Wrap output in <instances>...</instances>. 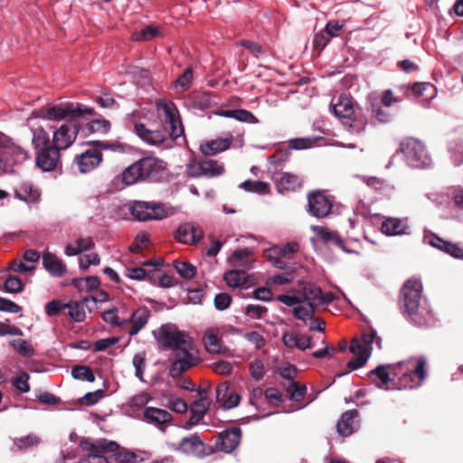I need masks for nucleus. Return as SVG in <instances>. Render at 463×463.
Wrapping results in <instances>:
<instances>
[{"mask_svg": "<svg viewBox=\"0 0 463 463\" xmlns=\"http://www.w3.org/2000/svg\"><path fill=\"white\" fill-rule=\"evenodd\" d=\"M155 336L161 346L172 351V364L169 368L172 378H179L182 373L200 363L199 351L193 338L175 326H161Z\"/></svg>", "mask_w": 463, "mask_h": 463, "instance_id": "obj_1", "label": "nucleus"}, {"mask_svg": "<svg viewBox=\"0 0 463 463\" xmlns=\"http://www.w3.org/2000/svg\"><path fill=\"white\" fill-rule=\"evenodd\" d=\"M426 361L423 358L399 363L397 365H379L370 377L379 388L388 390L389 382L399 380V388L412 389L420 386L426 377Z\"/></svg>", "mask_w": 463, "mask_h": 463, "instance_id": "obj_2", "label": "nucleus"}, {"mask_svg": "<svg viewBox=\"0 0 463 463\" xmlns=\"http://www.w3.org/2000/svg\"><path fill=\"white\" fill-rule=\"evenodd\" d=\"M157 110L166 125L162 129H150L144 124H135L134 126L135 133L149 146L163 144L168 136L175 140L184 133L178 110L173 102L159 101Z\"/></svg>", "mask_w": 463, "mask_h": 463, "instance_id": "obj_3", "label": "nucleus"}, {"mask_svg": "<svg viewBox=\"0 0 463 463\" xmlns=\"http://www.w3.org/2000/svg\"><path fill=\"white\" fill-rule=\"evenodd\" d=\"M422 284L420 279L407 280L402 288V307L408 319L418 326H430L434 321L430 306L421 297Z\"/></svg>", "mask_w": 463, "mask_h": 463, "instance_id": "obj_4", "label": "nucleus"}, {"mask_svg": "<svg viewBox=\"0 0 463 463\" xmlns=\"http://www.w3.org/2000/svg\"><path fill=\"white\" fill-rule=\"evenodd\" d=\"M80 447L85 452L80 463H109L105 453L115 452L118 449V444L105 439L96 441L83 439L80 441Z\"/></svg>", "mask_w": 463, "mask_h": 463, "instance_id": "obj_5", "label": "nucleus"}, {"mask_svg": "<svg viewBox=\"0 0 463 463\" xmlns=\"http://www.w3.org/2000/svg\"><path fill=\"white\" fill-rule=\"evenodd\" d=\"M175 207L165 204L137 201L130 206L131 214L138 221L162 220L175 213Z\"/></svg>", "mask_w": 463, "mask_h": 463, "instance_id": "obj_6", "label": "nucleus"}, {"mask_svg": "<svg viewBox=\"0 0 463 463\" xmlns=\"http://www.w3.org/2000/svg\"><path fill=\"white\" fill-rule=\"evenodd\" d=\"M407 164L415 168H425L431 165V157L425 145L413 137L405 138L400 145Z\"/></svg>", "mask_w": 463, "mask_h": 463, "instance_id": "obj_7", "label": "nucleus"}, {"mask_svg": "<svg viewBox=\"0 0 463 463\" xmlns=\"http://www.w3.org/2000/svg\"><path fill=\"white\" fill-rule=\"evenodd\" d=\"M80 131V125L76 119L67 120L53 129L52 145L59 150H66L75 142Z\"/></svg>", "mask_w": 463, "mask_h": 463, "instance_id": "obj_8", "label": "nucleus"}, {"mask_svg": "<svg viewBox=\"0 0 463 463\" xmlns=\"http://www.w3.org/2000/svg\"><path fill=\"white\" fill-rule=\"evenodd\" d=\"M93 109L88 107L73 104H66L65 106H52L43 111V118L49 120H61L68 116H71L74 119L85 115H92Z\"/></svg>", "mask_w": 463, "mask_h": 463, "instance_id": "obj_9", "label": "nucleus"}, {"mask_svg": "<svg viewBox=\"0 0 463 463\" xmlns=\"http://www.w3.org/2000/svg\"><path fill=\"white\" fill-rule=\"evenodd\" d=\"M166 446L172 451L185 455L201 456L204 451V443L197 434L183 437L178 442L166 441Z\"/></svg>", "mask_w": 463, "mask_h": 463, "instance_id": "obj_10", "label": "nucleus"}, {"mask_svg": "<svg viewBox=\"0 0 463 463\" xmlns=\"http://www.w3.org/2000/svg\"><path fill=\"white\" fill-rule=\"evenodd\" d=\"M103 156L99 149L89 148L74 158V164L81 174H87L96 169L102 162Z\"/></svg>", "mask_w": 463, "mask_h": 463, "instance_id": "obj_11", "label": "nucleus"}, {"mask_svg": "<svg viewBox=\"0 0 463 463\" xmlns=\"http://www.w3.org/2000/svg\"><path fill=\"white\" fill-rule=\"evenodd\" d=\"M61 150L54 146H45L36 152V165L43 171L49 172L56 168L60 163Z\"/></svg>", "mask_w": 463, "mask_h": 463, "instance_id": "obj_12", "label": "nucleus"}, {"mask_svg": "<svg viewBox=\"0 0 463 463\" xmlns=\"http://www.w3.org/2000/svg\"><path fill=\"white\" fill-rule=\"evenodd\" d=\"M332 209V201L321 192L313 193L308 196V211L317 218H323L329 214Z\"/></svg>", "mask_w": 463, "mask_h": 463, "instance_id": "obj_13", "label": "nucleus"}, {"mask_svg": "<svg viewBox=\"0 0 463 463\" xmlns=\"http://www.w3.org/2000/svg\"><path fill=\"white\" fill-rule=\"evenodd\" d=\"M143 420L148 424L159 427L165 432V428L162 426L171 423L173 415L166 410L149 406L143 411Z\"/></svg>", "mask_w": 463, "mask_h": 463, "instance_id": "obj_14", "label": "nucleus"}, {"mask_svg": "<svg viewBox=\"0 0 463 463\" xmlns=\"http://www.w3.org/2000/svg\"><path fill=\"white\" fill-rule=\"evenodd\" d=\"M241 430L240 428H232L225 430L219 435V439L216 442V448L220 451L231 453L233 451L241 442Z\"/></svg>", "mask_w": 463, "mask_h": 463, "instance_id": "obj_15", "label": "nucleus"}, {"mask_svg": "<svg viewBox=\"0 0 463 463\" xmlns=\"http://www.w3.org/2000/svg\"><path fill=\"white\" fill-rule=\"evenodd\" d=\"M424 242L437 248L456 259H463V249L456 244L446 241L433 233L424 234Z\"/></svg>", "mask_w": 463, "mask_h": 463, "instance_id": "obj_16", "label": "nucleus"}, {"mask_svg": "<svg viewBox=\"0 0 463 463\" xmlns=\"http://www.w3.org/2000/svg\"><path fill=\"white\" fill-rule=\"evenodd\" d=\"M203 237V230L193 222H186L179 226L175 232L178 241L185 244L198 242Z\"/></svg>", "mask_w": 463, "mask_h": 463, "instance_id": "obj_17", "label": "nucleus"}, {"mask_svg": "<svg viewBox=\"0 0 463 463\" xmlns=\"http://www.w3.org/2000/svg\"><path fill=\"white\" fill-rule=\"evenodd\" d=\"M223 172L222 164L214 160H203L198 165L190 166V175L194 177L200 175L213 177L221 175Z\"/></svg>", "mask_w": 463, "mask_h": 463, "instance_id": "obj_18", "label": "nucleus"}, {"mask_svg": "<svg viewBox=\"0 0 463 463\" xmlns=\"http://www.w3.org/2000/svg\"><path fill=\"white\" fill-rule=\"evenodd\" d=\"M381 231L387 236H400L410 233V226L406 219L389 217L383 221Z\"/></svg>", "mask_w": 463, "mask_h": 463, "instance_id": "obj_19", "label": "nucleus"}, {"mask_svg": "<svg viewBox=\"0 0 463 463\" xmlns=\"http://www.w3.org/2000/svg\"><path fill=\"white\" fill-rule=\"evenodd\" d=\"M150 316V311L146 307H140L131 312L128 319V334L136 335L146 324Z\"/></svg>", "mask_w": 463, "mask_h": 463, "instance_id": "obj_20", "label": "nucleus"}, {"mask_svg": "<svg viewBox=\"0 0 463 463\" xmlns=\"http://www.w3.org/2000/svg\"><path fill=\"white\" fill-rule=\"evenodd\" d=\"M203 343L206 351L210 354L223 352L222 341L220 338V329L218 327L207 328L203 337Z\"/></svg>", "mask_w": 463, "mask_h": 463, "instance_id": "obj_21", "label": "nucleus"}, {"mask_svg": "<svg viewBox=\"0 0 463 463\" xmlns=\"http://www.w3.org/2000/svg\"><path fill=\"white\" fill-rule=\"evenodd\" d=\"M332 110L342 121L351 120L355 113L352 99L345 95L339 96L337 102L332 105Z\"/></svg>", "mask_w": 463, "mask_h": 463, "instance_id": "obj_22", "label": "nucleus"}, {"mask_svg": "<svg viewBox=\"0 0 463 463\" xmlns=\"http://www.w3.org/2000/svg\"><path fill=\"white\" fill-rule=\"evenodd\" d=\"M356 417L357 411L355 410L347 411L341 415L336 424V430L339 435L342 437H349L355 431L356 425L354 419Z\"/></svg>", "mask_w": 463, "mask_h": 463, "instance_id": "obj_23", "label": "nucleus"}, {"mask_svg": "<svg viewBox=\"0 0 463 463\" xmlns=\"http://www.w3.org/2000/svg\"><path fill=\"white\" fill-rule=\"evenodd\" d=\"M209 402L204 398L195 401L191 406V416L184 429L190 430L192 427L197 425L206 414Z\"/></svg>", "mask_w": 463, "mask_h": 463, "instance_id": "obj_24", "label": "nucleus"}, {"mask_svg": "<svg viewBox=\"0 0 463 463\" xmlns=\"http://www.w3.org/2000/svg\"><path fill=\"white\" fill-rule=\"evenodd\" d=\"M43 265L44 269L53 277H61L66 271L65 265L53 253L46 252L43 255Z\"/></svg>", "mask_w": 463, "mask_h": 463, "instance_id": "obj_25", "label": "nucleus"}, {"mask_svg": "<svg viewBox=\"0 0 463 463\" xmlns=\"http://www.w3.org/2000/svg\"><path fill=\"white\" fill-rule=\"evenodd\" d=\"M88 299L83 298L80 301L71 302L64 305L69 308V315L75 322H82L86 317V309L91 310L92 307L89 305Z\"/></svg>", "mask_w": 463, "mask_h": 463, "instance_id": "obj_26", "label": "nucleus"}, {"mask_svg": "<svg viewBox=\"0 0 463 463\" xmlns=\"http://www.w3.org/2000/svg\"><path fill=\"white\" fill-rule=\"evenodd\" d=\"M232 136L225 138H218L212 140L201 146V151L205 156H213L227 150L232 143Z\"/></svg>", "mask_w": 463, "mask_h": 463, "instance_id": "obj_27", "label": "nucleus"}, {"mask_svg": "<svg viewBox=\"0 0 463 463\" xmlns=\"http://www.w3.org/2000/svg\"><path fill=\"white\" fill-rule=\"evenodd\" d=\"M343 125L350 134L360 135L366 128L367 118L361 111L355 112L351 120L343 121Z\"/></svg>", "mask_w": 463, "mask_h": 463, "instance_id": "obj_28", "label": "nucleus"}, {"mask_svg": "<svg viewBox=\"0 0 463 463\" xmlns=\"http://www.w3.org/2000/svg\"><path fill=\"white\" fill-rule=\"evenodd\" d=\"M15 195L22 201L35 203L39 200L41 193L31 183H23L16 188Z\"/></svg>", "mask_w": 463, "mask_h": 463, "instance_id": "obj_29", "label": "nucleus"}, {"mask_svg": "<svg viewBox=\"0 0 463 463\" xmlns=\"http://www.w3.org/2000/svg\"><path fill=\"white\" fill-rule=\"evenodd\" d=\"M93 246L94 242L90 237L78 238L74 242L65 247L64 253L69 257H72L90 250Z\"/></svg>", "mask_w": 463, "mask_h": 463, "instance_id": "obj_30", "label": "nucleus"}, {"mask_svg": "<svg viewBox=\"0 0 463 463\" xmlns=\"http://www.w3.org/2000/svg\"><path fill=\"white\" fill-rule=\"evenodd\" d=\"M250 255V250L248 249L236 250L228 259V262L231 266L240 268L242 270L250 269L251 268L249 260Z\"/></svg>", "mask_w": 463, "mask_h": 463, "instance_id": "obj_31", "label": "nucleus"}, {"mask_svg": "<svg viewBox=\"0 0 463 463\" xmlns=\"http://www.w3.org/2000/svg\"><path fill=\"white\" fill-rule=\"evenodd\" d=\"M228 387L225 385H220L216 388V398L219 401H222V407L226 410L236 407L240 401L241 395L236 392H232L225 398Z\"/></svg>", "mask_w": 463, "mask_h": 463, "instance_id": "obj_32", "label": "nucleus"}, {"mask_svg": "<svg viewBox=\"0 0 463 463\" xmlns=\"http://www.w3.org/2000/svg\"><path fill=\"white\" fill-rule=\"evenodd\" d=\"M122 309H108L103 312L102 317L106 323L120 328H127L128 326V319L126 316L121 315Z\"/></svg>", "mask_w": 463, "mask_h": 463, "instance_id": "obj_33", "label": "nucleus"}, {"mask_svg": "<svg viewBox=\"0 0 463 463\" xmlns=\"http://www.w3.org/2000/svg\"><path fill=\"white\" fill-rule=\"evenodd\" d=\"M301 299L316 307L321 305L322 290L316 285H307L302 290Z\"/></svg>", "mask_w": 463, "mask_h": 463, "instance_id": "obj_34", "label": "nucleus"}, {"mask_svg": "<svg viewBox=\"0 0 463 463\" xmlns=\"http://www.w3.org/2000/svg\"><path fill=\"white\" fill-rule=\"evenodd\" d=\"M189 102L194 109L203 111L212 106L213 100L208 92H195L191 95Z\"/></svg>", "mask_w": 463, "mask_h": 463, "instance_id": "obj_35", "label": "nucleus"}, {"mask_svg": "<svg viewBox=\"0 0 463 463\" xmlns=\"http://www.w3.org/2000/svg\"><path fill=\"white\" fill-rule=\"evenodd\" d=\"M313 232L325 242L333 243L337 246L342 245V240L339 235L323 226H312Z\"/></svg>", "mask_w": 463, "mask_h": 463, "instance_id": "obj_36", "label": "nucleus"}, {"mask_svg": "<svg viewBox=\"0 0 463 463\" xmlns=\"http://www.w3.org/2000/svg\"><path fill=\"white\" fill-rule=\"evenodd\" d=\"M136 163L139 168L142 179L151 176L158 167V161L155 157H145Z\"/></svg>", "mask_w": 463, "mask_h": 463, "instance_id": "obj_37", "label": "nucleus"}, {"mask_svg": "<svg viewBox=\"0 0 463 463\" xmlns=\"http://www.w3.org/2000/svg\"><path fill=\"white\" fill-rule=\"evenodd\" d=\"M321 137H297L288 140V147L296 150L311 148L321 140Z\"/></svg>", "mask_w": 463, "mask_h": 463, "instance_id": "obj_38", "label": "nucleus"}, {"mask_svg": "<svg viewBox=\"0 0 463 463\" xmlns=\"http://www.w3.org/2000/svg\"><path fill=\"white\" fill-rule=\"evenodd\" d=\"M32 142L36 152L40 149H43L45 146H52V143H50L49 134L43 128H36L33 130Z\"/></svg>", "mask_w": 463, "mask_h": 463, "instance_id": "obj_39", "label": "nucleus"}, {"mask_svg": "<svg viewBox=\"0 0 463 463\" xmlns=\"http://www.w3.org/2000/svg\"><path fill=\"white\" fill-rule=\"evenodd\" d=\"M110 128V122L105 118L93 119L85 126L86 131L90 134H107Z\"/></svg>", "mask_w": 463, "mask_h": 463, "instance_id": "obj_40", "label": "nucleus"}, {"mask_svg": "<svg viewBox=\"0 0 463 463\" xmlns=\"http://www.w3.org/2000/svg\"><path fill=\"white\" fill-rule=\"evenodd\" d=\"M314 312H315V307H313V306H311V304L306 303L302 300L293 309L294 317L302 321H307V320L312 319L314 317Z\"/></svg>", "mask_w": 463, "mask_h": 463, "instance_id": "obj_41", "label": "nucleus"}, {"mask_svg": "<svg viewBox=\"0 0 463 463\" xmlns=\"http://www.w3.org/2000/svg\"><path fill=\"white\" fill-rule=\"evenodd\" d=\"M300 184L301 182L298 176L289 173H284L279 181V190L293 191L299 187Z\"/></svg>", "mask_w": 463, "mask_h": 463, "instance_id": "obj_42", "label": "nucleus"}, {"mask_svg": "<svg viewBox=\"0 0 463 463\" xmlns=\"http://www.w3.org/2000/svg\"><path fill=\"white\" fill-rule=\"evenodd\" d=\"M41 439L35 434H29L25 437L14 439V445L18 450H24L36 447L40 444Z\"/></svg>", "mask_w": 463, "mask_h": 463, "instance_id": "obj_43", "label": "nucleus"}, {"mask_svg": "<svg viewBox=\"0 0 463 463\" xmlns=\"http://www.w3.org/2000/svg\"><path fill=\"white\" fill-rule=\"evenodd\" d=\"M10 345L22 356L31 357L34 354L33 345L26 340L14 339L10 342Z\"/></svg>", "mask_w": 463, "mask_h": 463, "instance_id": "obj_44", "label": "nucleus"}, {"mask_svg": "<svg viewBox=\"0 0 463 463\" xmlns=\"http://www.w3.org/2000/svg\"><path fill=\"white\" fill-rule=\"evenodd\" d=\"M223 279L231 288L244 287L245 279L242 273L238 270L232 269L224 273Z\"/></svg>", "mask_w": 463, "mask_h": 463, "instance_id": "obj_45", "label": "nucleus"}, {"mask_svg": "<svg viewBox=\"0 0 463 463\" xmlns=\"http://www.w3.org/2000/svg\"><path fill=\"white\" fill-rule=\"evenodd\" d=\"M141 179L142 176L137 163L127 167L122 173V181L128 185L134 184Z\"/></svg>", "mask_w": 463, "mask_h": 463, "instance_id": "obj_46", "label": "nucleus"}, {"mask_svg": "<svg viewBox=\"0 0 463 463\" xmlns=\"http://www.w3.org/2000/svg\"><path fill=\"white\" fill-rule=\"evenodd\" d=\"M98 146V149L101 150H110L116 153H126L129 150L130 146L125 143H121L118 140L116 141H99L96 143Z\"/></svg>", "mask_w": 463, "mask_h": 463, "instance_id": "obj_47", "label": "nucleus"}, {"mask_svg": "<svg viewBox=\"0 0 463 463\" xmlns=\"http://www.w3.org/2000/svg\"><path fill=\"white\" fill-rule=\"evenodd\" d=\"M427 198L435 205L446 207L450 203V194L447 191H436L427 194Z\"/></svg>", "mask_w": 463, "mask_h": 463, "instance_id": "obj_48", "label": "nucleus"}, {"mask_svg": "<svg viewBox=\"0 0 463 463\" xmlns=\"http://www.w3.org/2000/svg\"><path fill=\"white\" fill-rule=\"evenodd\" d=\"M71 375L76 380L87 381L92 383L95 381V375L90 367L84 365L74 366L71 370Z\"/></svg>", "mask_w": 463, "mask_h": 463, "instance_id": "obj_49", "label": "nucleus"}, {"mask_svg": "<svg viewBox=\"0 0 463 463\" xmlns=\"http://www.w3.org/2000/svg\"><path fill=\"white\" fill-rule=\"evenodd\" d=\"M166 407L176 413H184L188 410L186 402L174 394L167 397Z\"/></svg>", "mask_w": 463, "mask_h": 463, "instance_id": "obj_50", "label": "nucleus"}, {"mask_svg": "<svg viewBox=\"0 0 463 463\" xmlns=\"http://www.w3.org/2000/svg\"><path fill=\"white\" fill-rule=\"evenodd\" d=\"M174 267L177 273L184 279H189L195 276L196 268L188 262L175 261Z\"/></svg>", "mask_w": 463, "mask_h": 463, "instance_id": "obj_51", "label": "nucleus"}, {"mask_svg": "<svg viewBox=\"0 0 463 463\" xmlns=\"http://www.w3.org/2000/svg\"><path fill=\"white\" fill-rule=\"evenodd\" d=\"M132 364L135 368V376L144 382V372L146 368V354L137 353L133 356Z\"/></svg>", "mask_w": 463, "mask_h": 463, "instance_id": "obj_52", "label": "nucleus"}, {"mask_svg": "<svg viewBox=\"0 0 463 463\" xmlns=\"http://www.w3.org/2000/svg\"><path fill=\"white\" fill-rule=\"evenodd\" d=\"M158 35H160L159 27L148 25L143 28L140 32L135 33L132 37L135 41H147Z\"/></svg>", "mask_w": 463, "mask_h": 463, "instance_id": "obj_53", "label": "nucleus"}, {"mask_svg": "<svg viewBox=\"0 0 463 463\" xmlns=\"http://www.w3.org/2000/svg\"><path fill=\"white\" fill-rule=\"evenodd\" d=\"M114 453L115 458L118 461L123 462V463H132V462H138L143 461L144 458H139L135 452L126 449L119 450V448L118 450H116Z\"/></svg>", "mask_w": 463, "mask_h": 463, "instance_id": "obj_54", "label": "nucleus"}, {"mask_svg": "<svg viewBox=\"0 0 463 463\" xmlns=\"http://www.w3.org/2000/svg\"><path fill=\"white\" fill-rule=\"evenodd\" d=\"M250 377L255 381H260L265 375L264 363L260 359H254L249 364Z\"/></svg>", "mask_w": 463, "mask_h": 463, "instance_id": "obj_55", "label": "nucleus"}, {"mask_svg": "<svg viewBox=\"0 0 463 463\" xmlns=\"http://www.w3.org/2000/svg\"><path fill=\"white\" fill-rule=\"evenodd\" d=\"M194 74L192 69H186L185 71L175 80V88L180 92L186 90L192 85Z\"/></svg>", "mask_w": 463, "mask_h": 463, "instance_id": "obj_56", "label": "nucleus"}, {"mask_svg": "<svg viewBox=\"0 0 463 463\" xmlns=\"http://www.w3.org/2000/svg\"><path fill=\"white\" fill-rule=\"evenodd\" d=\"M288 392L290 394V399L295 402H298L302 400L307 392V388L305 385H301L297 382H290L288 386Z\"/></svg>", "mask_w": 463, "mask_h": 463, "instance_id": "obj_57", "label": "nucleus"}, {"mask_svg": "<svg viewBox=\"0 0 463 463\" xmlns=\"http://www.w3.org/2000/svg\"><path fill=\"white\" fill-rule=\"evenodd\" d=\"M361 341L364 345H366L369 348L373 349V343L376 344L379 349L382 348L381 338L377 335V333L373 329H369L368 331L364 332Z\"/></svg>", "mask_w": 463, "mask_h": 463, "instance_id": "obj_58", "label": "nucleus"}, {"mask_svg": "<svg viewBox=\"0 0 463 463\" xmlns=\"http://www.w3.org/2000/svg\"><path fill=\"white\" fill-rule=\"evenodd\" d=\"M298 250V244L297 242H288L283 247H275L269 250V252L279 255L283 258H288L290 254Z\"/></svg>", "mask_w": 463, "mask_h": 463, "instance_id": "obj_59", "label": "nucleus"}, {"mask_svg": "<svg viewBox=\"0 0 463 463\" xmlns=\"http://www.w3.org/2000/svg\"><path fill=\"white\" fill-rule=\"evenodd\" d=\"M28 381L29 374L25 372H23L13 379V385L20 392L25 393L30 391V385L28 383Z\"/></svg>", "mask_w": 463, "mask_h": 463, "instance_id": "obj_60", "label": "nucleus"}, {"mask_svg": "<svg viewBox=\"0 0 463 463\" xmlns=\"http://www.w3.org/2000/svg\"><path fill=\"white\" fill-rule=\"evenodd\" d=\"M99 261L100 260L98 254H85L79 259V266L80 269L87 270L91 265H99Z\"/></svg>", "mask_w": 463, "mask_h": 463, "instance_id": "obj_61", "label": "nucleus"}, {"mask_svg": "<svg viewBox=\"0 0 463 463\" xmlns=\"http://www.w3.org/2000/svg\"><path fill=\"white\" fill-rule=\"evenodd\" d=\"M24 285L16 277H8L5 281V290L8 293H19L23 291Z\"/></svg>", "mask_w": 463, "mask_h": 463, "instance_id": "obj_62", "label": "nucleus"}, {"mask_svg": "<svg viewBox=\"0 0 463 463\" xmlns=\"http://www.w3.org/2000/svg\"><path fill=\"white\" fill-rule=\"evenodd\" d=\"M73 283H74L75 287H77L80 289L83 288V284H84L88 289L92 290V289H96L99 288L100 281L98 277L91 276V277H87L84 279H75Z\"/></svg>", "mask_w": 463, "mask_h": 463, "instance_id": "obj_63", "label": "nucleus"}, {"mask_svg": "<svg viewBox=\"0 0 463 463\" xmlns=\"http://www.w3.org/2000/svg\"><path fill=\"white\" fill-rule=\"evenodd\" d=\"M268 312L267 307L260 305H248L245 308V313L250 318L260 319Z\"/></svg>", "mask_w": 463, "mask_h": 463, "instance_id": "obj_64", "label": "nucleus"}]
</instances>
